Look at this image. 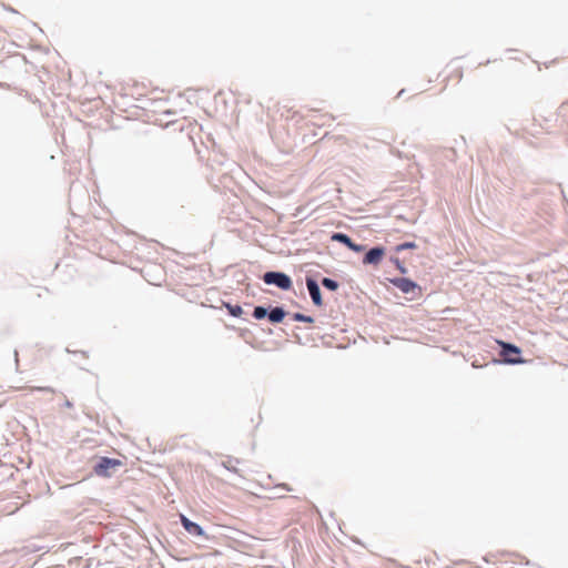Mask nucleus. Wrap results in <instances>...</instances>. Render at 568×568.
I'll return each mask as SVG.
<instances>
[{
    "mask_svg": "<svg viewBox=\"0 0 568 568\" xmlns=\"http://www.w3.org/2000/svg\"><path fill=\"white\" fill-rule=\"evenodd\" d=\"M227 311L230 312L231 315L235 316V317H239L242 315L243 313V310L240 305H231V304H226L225 305Z\"/></svg>",
    "mask_w": 568,
    "mask_h": 568,
    "instance_id": "13",
    "label": "nucleus"
},
{
    "mask_svg": "<svg viewBox=\"0 0 568 568\" xmlns=\"http://www.w3.org/2000/svg\"><path fill=\"white\" fill-rule=\"evenodd\" d=\"M385 255L383 247L371 248L363 258L364 264L378 265Z\"/></svg>",
    "mask_w": 568,
    "mask_h": 568,
    "instance_id": "4",
    "label": "nucleus"
},
{
    "mask_svg": "<svg viewBox=\"0 0 568 568\" xmlns=\"http://www.w3.org/2000/svg\"><path fill=\"white\" fill-rule=\"evenodd\" d=\"M139 95H145L146 94V91H143V92H138Z\"/></svg>",
    "mask_w": 568,
    "mask_h": 568,
    "instance_id": "18",
    "label": "nucleus"
},
{
    "mask_svg": "<svg viewBox=\"0 0 568 568\" xmlns=\"http://www.w3.org/2000/svg\"><path fill=\"white\" fill-rule=\"evenodd\" d=\"M263 281L268 285H276L284 291H287L292 287L291 277L281 272H267L263 275Z\"/></svg>",
    "mask_w": 568,
    "mask_h": 568,
    "instance_id": "2",
    "label": "nucleus"
},
{
    "mask_svg": "<svg viewBox=\"0 0 568 568\" xmlns=\"http://www.w3.org/2000/svg\"><path fill=\"white\" fill-rule=\"evenodd\" d=\"M267 315V311L262 306H256L253 312V316L256 320L264 318Z\"/></svg>",
    "mask_w": 568,
    "mask_h": 568,
    "instance_id": "14",
    "label": "nucleus"
},
{
    "mask_svg": "<svg viewBox=\"0 0 568 568\" xmlns=\"http://www.w3.org/2000/svg\"><path fill=\"white\" fill-rule=\"evenodd\" d=\"M463 69L460 67H454L449 69L445 77V84L443 89H446L449 84L456 85L458 84L463 79Z\"/></svg>",
    "mask_w": 568,
    "mask_h": 568,
    "instance_id": "6",
    "label": "nucleus"
},
{
    "mask_svg": "<svg viewBox=\"0 0 568 568\" xmlns=\"http://www.w3.org/2000/svg\"><path fill=\"white\" fill-rule=\"evenodd\" d=\"M123 463L120 459L101 457L94 466V473L100 477H110L111 470L121 467Z\"/></svg>",
    "mask_w": 568,
    "mask_h": 568,
    "instance_id": "3",
    "label": "nucleus"
},
{
    "mask_svg": "<svg viewBox=\"0 0 568 568\" xmlns=\"http://www.w3.org/2000/svg\"><path fill=\"white\" fill-rule=\"evenodd\" d=\"M332 240L333 241H337L339 243H343L344 245H346L349 250L354 251V252H361L363 250V246L362 245H358V244H355L351 237L344 233H335L333 236H332Z\"/></svg>",
    "mask_w": 568,
    "mask_h": 568,
    "instance_id": "9",
    "label": "nucleus"
},
{
    "mask_svg": "<svg viewBox=\"0 0 568 568\" xmlns=\"http://www.w3.org/2000/svg\"><path fill=\"white\" fill-rule=\"evenodd\" d=\"M32 390L33 389H37V390H42V392H49V393H54V389L51 388V387H36V388H31Z\"/></svg>",
    "mask_w": 568,
    "mask_h": 568,
    "instance_id": "16",
    "label": "nucleus"
},
{
    "mask_svg": "<svg viewBox=\"0 0 568 568\" xmlns=\"http://www.w3.org/2000/svg\"><path fill=\"white\" fill-rule=\"evenodd\" d=\"M496 342L501 347L500 356L504 358V363L521 364L525 362L523 358L519 357L521 353L519 347L500 339H497Z\"/></svg>",
    "mask_w": 568,
    "mask_h": 568,
    "instance_id": "1",
    "label": "nucleus"
},
{
    "mask_svg": "<svg viewBox=\"0 0 568 568\" xmlns=\"http://www.w3.org/2000/svg\"><path fill=\"white\" fill-rule=\"evenodd\" d=\"M181 524L182 526L184 527V529L193 535V536H199V537H206L205 534H204V530L202 529V527L193 521H191L187 517H185L184 515H181Z\"/></svg>",
    "mask_w": 568,
    "mask_h": 568,
    "instance_id": "7",
    "label": "nucleus"
},
{
    "mask_svg": "<svg viewBox=\"0 0 568 568\" xmlns=\"http://www.w3.org/2000/svg\"><path fill=\"white\" fill-rule=\"evenodd\" d=\"M239 464H240V460L237 458L230 457V456L222 460V466L224 468H226L227 470H231L235 474H239V468H237Z\"/></svg>",
    "mask_w": 568,
    "mask_h": 568,
    "instance_id": "10",
    "label": "nucleus"
},
{
    "mask_svg": "<svg viewBox=\"0 0 568 568\" xmlns=\"http://www.w3.org/2000/svg\"><path fill=\"white\" fill-rule=\"evenodd\" d=\"M394 285L399 288L405 294L415 293L418 288V285L409 278L400 277L393 281Z\"/></svg>",
    "mask_w": 568,
    "mask_h": 568,
    "instance_id": "5",
    "label": "nucleus"
},
{
    "mask_svg": "<svg viewBox=\"0 0 568 568\" xmlns=\"http://www.w3.org/2000/svg\"><path fill=\"white\" fill-rule=\"evenodd\" d=\"M294 320L298 322L313 323V318L311 316H306L301 313L294 314Z\"/></svg>",
    "mask_w": 568,
    "mask_h": 568,
    "instance_id": "15",
    "label": "nucleus"
},
{
    "mask_svg": "<svg viewBox=\"0 0 568 568\" xmlns=\"http://www.w3.org/2000/svg\"><path fill=\"white\" fill-rule=\"evenodd\" d=\"M306 286H307V290L310 292L313 303L316 306H322L323 301H322L321 291H320L317 283L313 278L308 277V278H306Z\"/></svg>",
    "mask_w": 568,
    "mask_h": 568,
    "instance_id": "8",
    "label": "nucleus"
},
{
    "mask_svg": "<svg viewBox=\"0 0 568 568\" xmlns=\"http://www.w3.org/2000/svg\"><path fill=\"white\" fill-rule=\"evenodd\" d=\"M322 284H323L324 287H326V288H328L331 291H335L338 287L337 282L332 280V278H328V277H324L322 280Z\"/></svg>",
    "mask_w": 568,
    "mask_h": 568,
    "instance_id": "12",
    "label": "nucleus"
},
{
    "mask_svg": "<svg viewBox=\"0 0 568 568\" xmlns=\"http://www.w3.org/2000/svg\"><path fill=\"white\" fill-rule=\"evenodd\" d=\"M285 317V312L281 307H275L268 313V320L272 323H280Z\"/></svg>",
    "mask_w": 568,
    "mask_h": 568,
    "instance_id": "11",
    "label": "nucleus"
},
{
    "mask_svg": "<svg viewBox=\"0 0 568 568\" xmlns=\"http://www.w3.org/2000/svg\"><path fill=\"white\" fill-rule=\"evenodd\" d=\"M414 244H404L403 247H412Z\"/></svg>",
    "mask_w": 568,
    "mask_h": 568,
    "instance_id": "17",
    "label": "nucleus"
}]
</instances>
